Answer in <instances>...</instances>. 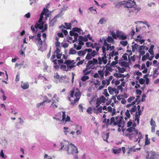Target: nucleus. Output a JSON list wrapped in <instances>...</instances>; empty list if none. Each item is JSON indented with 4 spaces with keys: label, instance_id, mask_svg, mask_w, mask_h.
Here are the masks:
<instances>
[{
    "label": "nucleus",
    "instance_id": "obj_1",
    "mask_svg": "<svg viewBox=\"0 0 159 159\" xmlns=\"http://www.w3.org/2000/svg\"><path fill=\"white\" fill-rule=\"evenodd\" d=\"M123 119L122 116H118L115 117H112L110 120L109 119H107L106 125L107 126L110 125L112 127L117 125L118 127H120L121 126H124L125 122Z\"/></svg>",
    "mask_w": 159,
    "mask_h": 159
},
{
    "label": "nucleus",
    "instance_id": "obj_2",
    "mask_svg": "<svg viewBox=\"0 0 159 159\" xmlns=\"http://www.w3.org/2000/svg\"><path fill=\"white\" fill-rule=\"evenodd\" d=\"M127 131L130 134H126L125 136L129 137L130 139H131L132 138L135 137L136 139L137 138V141L139 139V142L140 139L143 137L141 132H139L138 130L136 129L135 128L132 127H130L127 129Z\"/></svg>",
    "mask_w": 159,
    "mask_h": 159
},
{
    "label": "nucleus",
    "instance_id": "obj_3",
    "mask_svg": "<svg viewBox=\"0 0 159 159\" xmlns=\"http://www.w3.org/2000/svg\"><path fill=\"white\" fill-rule=\"evenodd\" d=\"M66 115L65 111H62L61 112H58L56 115L55 117L53 118L57 120V121L60 122V124H65L67 121H70V116Z\"/></svg>",
    "mask_w": 159,
    "mask_h": 159
},
{
    "label": "nucleus",
    "instance_id": "obj_4",
    "mask_svg": "<svg viewBox=\"0 0 159 159\" xmlns=\"http://www.w3.org/2000/svg\"><path fill=\"white\" fill-rule=\"evenodd\" d=\"M125 7L127 8L129 11L130 12L136 13L139 10L136 7V4L134 0H128V1H124Z\"/></svg>",
    "mask_w": 159,
    "mask_h": 159
},
{
    "label": "nucleus",
    "instance_id": "obj_5",
    "mask_svg": "<svg viewBox=\"0 0 159 159\" xmlns=\"http://www.w3.org/2000/svg\"><path fill=\"white\" fill-rule=\"evenodd\" d=\"M106 99L103 96H101L100 98H96L95 96H93L92 97L91 100L89 102L91 104H93L96 103V107H98L100 106L102 103H105L106 102Z\"/></svg>",
    "mask_w": 159,
    "mask_h": 159
},
{
    "label": "nucleus",
    "instance_id": "obj_6",
    "mask_svg": "<svg viewBox=\"0 0 159 159\" xmlns=\"http://www.w3.org/2000/svg\"><path fill=\"white\" fill-rule=\"evenodd\" d=\"M48 9L44 8L40 15V18L38 21V22L40 23V24H39V27L38 28L40 30L42 29L43 27V25L44 24V22L42 21L43 16L45 15L46 16H48L49 14L48 13Z\"/></svg>",
    "mask_w": 159,
    "mask_h": 159
},
{
    "label": "nucleus",
    "instance_id": "obj_7",
    "mask_svg": "<svg viewBox=\"0 0 159 159\" xmlns=\"http://www.w3.org/2000/svg\"><path fill=\"white\" fill-rule=\"evenodd\" d=\"M81 31V30L80 28L77 27L74 28L72 31H70V36H73V38H74V40L73 41V43L77 41V38L79 36L78 34L75 32H77L80 34Z\"/></svg>",
    "mask_w": 159,
    "mask_h": 159
},
{
    "label": "nucleus",
    "instance_id": "obj_8",
    "mask_svg": "<svg viewBox=\"0 0 159 159\" xmlns=\"http://www.w3.org/2000/svg\"><path fill=\"white\" fill-rule=\"evenodd\" d=\"M70 147L71 148V153L74 155H75L74 159H78V157L77 156V153H78V149L74 144L72 143H70Z\"/></svg>",
    "mask_w": 159,
    "mask_h": 159
},
{
    "label": "nucleus",
    "instance_id": "obj_9",
    "mask_svg": "<svg viewBox=\"0 0 159 159\" xmlns=\"http://www.w3.org/2000/svg\"><path fill=\"white\" fill-rule=\"evenodd\" d=\"M156 152L154 151L147 152L146 159H156L157 157Z\"/></svg>",
    "mask_w": 159,
    "mask_h": 159
},
{
    "label": "nucleus",
    "instance_id": "obj_10",
    "mask_svg": "<svg viewBox=\"0 0 159 159\" xmlns=\"http://www.w3.org/2000/svg\"><path fill=\"white\" fill-rule=\"evenodd\" d=\"M103 57L101 58L99 57L98 58V64L100 65H101L102 63L104 64H106L107 62V59L106 55L105 54V55H102Z\"/></svg>",
    "mask_w": 159,
    "mask_h": 159
},
{
    "label": "nucleus",
    "instance_id": "obj_11",
    "mask_svg": "<svg viewBox=\"0 0 159 159\" xmlns=\"http://www.w3.org/2000/svg\"><path fill=\"white\" fill-rule=\"evenodd\" d=\"M116 34L117 37L120 39L125 40L127 39V36L122 32L117 30L116 32Z\"/></svg>",
    "mask_w": 159,
    "mask_h": 159
},
{
    "label": "nucleus",
    "instance_id": "obj_12",
    "mask_svg": "<svg viewBox=\"0 0 159 159\" xmlns=\"http://www.w3.org/2000/svg\"><path fill=\"white\" fill-rule=\"evenodd\" d=\"M41 34L40 33H38L37 34V37H36V36L34 37L35 39L37 41V44L38 45L42 46L43 44V41L41 40Z\"/></svg>",
    "mask_w": 159,
    "mask_h": 159
},
{
    "label": "nucleus",
    "instance_id": "obj_13",
    "mask_svg": "<svg viewBox=\"0 0 159 159\" xmlns=\"http://www.w3.org/2000/svg\"><path fill=\"white\" fill-rule=\"evenodd\" d=\"M102 85H100L98 88V90H101L103 89L105 85H107V86H108L110 84V83L109 81L107 80V79H106L103 80L102 81Z\"/></svg>",
    "mask_w": 159,
    "mask_h": 159
},
{
    "label": "nucleus",
    "instance_id": "obj_14",
    "mask_svg": "<svg viewBox=\"0 0 159 159\" xmlns=\"http://www.w3.org/2000/svg\"><path fill=\"white\" fill-rule=\"evenodd\" d=\"M98 64V60L95 58H93L92 61H89L87 64L86 67H89V66L91 65H94L95 64Z\"/></svg>",
    "mask_w": 159,
    "mask_h": 159
},
{
    "label": "nucleus",
    "instance_id": "obj_15",
    "mask_svg": "<svg viewBox=\"0 0 159 159\" xmlns=\"http://www.w3.org/2000/svg\"><path fill=\"white\" fill-rule=\"evenodd\" d=\"M103 45L105 46H107L106 50L108 51H111L113 50L115 47L114 46H111V44L107 43V42H106V41H105L104 43H103Z\"/></svg>",
    "mask_w": 159,
    "mask_h": 159
},
{
    "label": "nucleus",
    "instance_id": "obj_16",
    "mask_svg": "<svg viewBox=\"0 0 159 159\" xmlns=\"http://www.w3.org/2000/svg\"><path fill=\"white\" fill-rule=\"evenodd\" d=\"M115 7L120 9L125 7L124 1L117 3L115 5Z\"/></svg>",
    "mask_w": 159,
    "mask_h": 159
},
{
    "label": "nucleus",
    "instance_id": "obj_17",
    "mask_svg": "<svg viewBox=\"0 0 159 159\" xmlns=\"http://www.w3.org/2000/svg\"><path fill=\"white\" fill-rule=\"evenodd\" d=\"M29 84L28 82H24L23 81L21 82V87L24 89H26L29 87Z\"/></svg>",
    "mask_w": 159,
    "mask_h": 159
},
{
    "label": "nucleus",
    "instance_id": "obj_18",
    "mask_svg": "<svg viewBox=\"0 0 159 159\" xmlns=\"http://www.w3.org/2000/svg\"><path fill=\"white\" fill-rule=\"evenodd\" d=\"M102 39L103 41V43H104L105 41H106V42H108V43H111L113 42L114 40L112 38L111 36H108V37L106 39H105L103 37H102Z\"/></svg>",
    "mask_w": 159,
    "mask_h": 159
},
{
    "label": "nucleus",
    "instance_id": "obj_19",
    "mask_svg": "<svg viewBox=\"0 0 159 159\" xmlns=\"http://www.w3.org/2000/svg\"><path fill=\"white\" fill-rule=\"evenodd\" d=\"M97 108L96 111H93L94 113L98 114L99 113H101L102 112V106H99V107Z\"/></svg>",
    "mask_w": 159,
    "mask_h": 159
},
{
    "label": "nucleus",
    "instance_id": "obj_20",
    "mask_svg": "<svg viewBox=\"0 0 159 159\" xmlns=\"http://www.w3.org/2000/svg\"><path fill=\"white\" fill-rule=\"evenodd\" d=\"M141 114H137V113H135L134 115L135 120L137 121V122L138 124H139V119L140 118V116L141 115Z\"/></svg>",
    "mask_w": 159,
    "mask_h": 159
},
{
    "label": "nucleus",
    "instance_id": "obj_21",
    "mask_svg": "<svg viewBox=\"0 0 159 159\" xmlns=\"http://www.w3.org/2000/svg\"><path fill=\"white\" fill-rule=\"evenodd\" d=\"M108 89L109 93L111 94H113L114 92L116 93V89L115 88H112L111 87H108Z\"/></svg>",
    "mask_w": 159,
    "mask_h": 159
},
{
    "label": "nucleus",
    "instance_id": "obj_22",
    "mask_svg": "<svg viewBox=\"0 0 159 159\" xmlns=\"http://www.w3.org/2000/svg\"><path fill=\"white\" fill-rule=\"evenodd\" d=\"M109 133L104 134L102 136L104 140L108 142V139L109 137Z\"/></svg>",
    "mask_w": 159,
    "mask_h": 159
},
{
    "label": "nucleus",
    "instance_id": "obj_23",
    "mask_svg": "<svg viewBox=\"0 0 159 159\" xmlns=\"http://www.w3.org/2000/svg\"><path fill=\"white\" fill-rule=\"evenodd\" d=\"M65 26L63 25H61L60 27V28H64L66 29H70V23H65Z\"/></svg>",
    "mask_w": 159,
    "mask_h": 159
},
{
    "label": "nucleus",
    "instance_id": "obj_24",
    "mask_svg": "<svg viewBox=\"0 0 159 159\" xmlns=\"http://www.w3.org/2000/svg\"><path fill=\"white\" fill-rule=\"evenodd\" d=\"M51 107L53 109H55L57 107L58 105L57 104L56 102L53 100L52 101V103L51 105Z\"/></svg>",
    "mask_w": 159,
    "mask_h": 159
},
{
    "label": "nucleus",
    "instance_id": "obj_25",
    "mask_svg": "<svg viewBox=\"0 0 159 159\" xmlns=\"http://www.w3.org/2000/svg\"><path fill=\"white\" fill-rule=\"evenodd\" d=\"M88 68H89V67H87L85 69V70H83V73L84 74V75H89V74L90 73V72H91L90 71H88ZM90 67H89V69H90Z\"/></svg>",
    "mask_w": 159,
    "mask_h": 159
},
{
    "label": "nucleus",
    "instance_id": "obj_26",
    "mask_svg": "<svg viewBox=\"0 0 159 159\" xmlns=\"http://www.w3.org/2000/svg\"><path fill=\"white\" fill-rule=\"evenodd\" d=\"M119 64H120L121 66L127 67L128 66V63L125 61H123L121 62L119 61Z\"/></svg>",
    "mask_w": 159,
    "mask_h": 159
},
{
    "label": "nucleus",
    "instance_id": "obj_27",
    "mask_svg": "<svg viewBox=\"0 0 159 159\" xmlns=\"http://www.w3.org/2000/svg\"><path fill=\"white\" fill-rule=\"evenodd\" d=\"M64 129V132L66 135H68L69 134V129L68 127H64L63 128Z\"/></svg>",
    "mask_w": 159,
    "mask_h": 159
},
{
    "label": "nucleus",
    "instance_id": "obj_28",
    "mask_svg": "<svg viewBox=\"0 0 159 159\" xmlns=\"http://www.w3.org/2000/svg\"><path fill=\"white\" fill-rule=\"evenodd\" d=\"M149 54L147 52L146 54L143 56L142 58V61H145L147 59H148L149 57Z\"/></svg>",
    "mask_w": 159,
    "mask_h": 159
},
{
    "label": "nucleus",
    "instance_id": "obj_29",
    "mask_svg": "<svg viewBox=\"0 0 159 159\" xmlns=\"http://www.w3.org/2000/svg\"><path fill=\"white\" fill-rule=\"evenodd\" d=\"M145 145H148L150 144V139H148V135L146 134L145 136Z\"/></svg>",
    "mask_w": 159,
    "mask_h": 159
},
{
    "label": "nucleus",
    "instance_id": "obj_30",
    "mask_svg": "<svg viewBox=\"0 0 159 159\" xmlns=\"http://www.w3.org/2000/svg\"><path fill=\"white\" fill-rule=\"evenodd\" d=\"M131 114H133V113L135 112L136 111V107L135 105L133 106L131 109L129 110Z\"/></svg>",
    "mask_w": 159,
    "mask_h": 159
},
{
    "label": "nucleus",
    "instance_id": "obj_31",
    "mask_svg": "<svg viewBox=\"0 0 159 159\" xmlns=\"http://www.w3.org/2000/svg\"><path fill=\"white\" fill-rule=\"evenodd\" d=\"M114 76L115 77H117L118 78H124L125 77V76L124 75V74H118L117 73H115L114 75Z\"/></svg>",
    "mask_w": 159,
    "mask_h": 159
},
{
    "label": "nucleus",
    "instance_id": "obj_32",
    "mask_svg": "<svg viewBox=\"0 0 159 159\" xmlns=\"http://www.w3.org/2000/svg\"><path fill=\"white\" fill-rule=\"evenodd\" d=\"M79 56H84V55L86 54L85 51L84 50H81L77 52Z\"/></svg>",
    "mask_w": 159,
    "mask_h": 159
},
{
    "label": "nucleus",
    "instance_id": "obj_33",
    "mask_svg": "<svg viewBox=\"0 0 159 159\" xmlns=\"http://www.w3.org/2000/svg\"><path fill=\"white\" fill-rule=\"evenodd\" d=\"M80 39L84 42H86L88 41V39L86 37V35H85L84 37H83L82 36H80L79 37Z\"/></svg>",
    "mask_w": 159,
    "mask_h": 159
},
{
    "label": "nucleus",
    "instance_id": "obj_34",
    "mask_svg": "<svg viewBox=\"0 0 159 159\" xmlns=\"http://www.w3.org/2000/svg\"><path fill=\"white\" fill-rule=\"evenodd\" d=\"M98 74L101 76L100 79L102 80L103 79L104 77V73L103 70H99L98 71Z\"/></svg>",
    "mask_w": 159,
    "mask_h": 159
},
{
    "label": "nucleus",
    "instance_id": "obj_35",
    "mask_svg": "<svg viewBox=\"0 0 159 159\" xmlns=\"http://www.w3.org/2000/svg\"><path fill=\"white\" fill-rule=\"evenodd\" d=\"M86 46L87 47H91L93 48H94L93 44L91 42H87L86 43Z\"/></svg>",
    "mask_w": 159,
    "mask_h": 159
},
{
    "label": "nucleus",
    "instance_id": "obj_36",
    "mask_svg": "<svg viewBox=\"0 0 159 159\" xmlns=\"http://www.w3.org/2000/svg\"><path fill=\"white\" fill-rule=\"evenodd\" d=\"M94 84L96 88H97L98 86L100 85L101 84V82L98 80H97L94 82Z\"/></svg>",
    "mask_w": 159,
    "mask_h": 159
},
{
    "label": "nucleus",
    "instance_id": "obj_37",
    "mask_svg": "<svg viewBox=\"0 0 159 159\" xmlns=\"http://www.w3.org/2000/svg\"><path fill=\"white\" fill-rule=\"evenodd\" d=\"M121 151V148H120L118 149H113V152L115 154L119 153Z\"/></svg>",
    "mask_w": 159,
    "mask_h": 159
},
{
    "label": "nucleus",
    "instance_id": "obj_38",
    "mask_svg": "<svg viewBox=\"0 0 159 159\" xmlns=\"http://www.w3.org/2000/svg\"><path fill=\"white\" fill-rule=\"evenodd\" d=\"M89 79V77L86 75H84L81 79V80L83 81H85Z\"/></svg>",
    "mask_w": 159,
    "mask_h": 159
},
{
    "label": "nucleus",
    "instance_id": "obj_39",
    "mask_svg": "<svg viewBox=\"0 0 159 159\" xmlns=\"http://www.w3.org/2000/svg\"><path fill=\"white\" fill-rule=\"evenodd\" d=\"M66 66L64 65H62L61 66L60 69L61 70H63V71H67L69 70V69L67 68V69Z\"/></svg>",
    "mask_w": 159,
    "mask_h": 159
},
{
    "label": "nucleus",
    "instance_id": "obj_40",
    "mask_svg": "<svg viewBox=\"0 0 159 159\" xmlns=\"http://www.w3.org/2000/svg\"><path fill=\"white\" fill-rule=\"evenodd\" d=\"M43 102L44 103L45 102L50 103L51 102V100L48 99V98L47 96H45L44 97V100Z\"/></svg>",
    "mask_w": 159,
    "mask_h": 159
},
{
    "label": "nucleus",
    "instance_id": "obj_41",
    "mask_svg": "<svg viewBox=\"0 0 159 159\" xmlns=\"http://www.w3.org/2000/svg\"><path fill=\"white\" fill-rule=\"evenodd\" d=\"M119 72L121 73H123L125 71V69L124 68H120V67H117Z\"/></svg>",
    "mask_w": 159,
    "mask_h": 159
},
{
    "label": "nucleus",
    "instance_id": "obj_42",
    "mask_svg": "<svg viewBox=\"0 0 159 159\" xmlns=\"http://www.w3.org/2000/svg\"><path fill=\"white\" fill-rule=\"evenodd\" d=\"M92 57H94L95 56L97 55L98 54V52H96L95 50L92 51L90 53Z\"/></svg>",
    "mask_w": 159,
    "mask_h": 159
},
{
    "label": "nucleus",
    "instance_id": "obj_43",
    "mask_svg": "<svg viewBox=\"0 0 159 159\" xmlns=\"http://www.w3.org/2000/svg\"><path fill=\"white\" fill-rule=\"evenodd\" d=\"M120 44L123 46L125 47L127 45L128 42L127 41H121L120 42Z\"/></svg>",
    "mask_w": 159,
    "mask_h": 159
},
{
    "label": "nucleus",
    "instance_id": "obj_44",
    "mask_svg": "<svg viewBox=\"0 0 159 159\" xmlns=\"http://www.w3.org/2000/svg\"><path fill=\"white\" fill-rule=\"evenodd\" d=\"M137 108L138 109V111H136L135 113H137V114H141L142 110L140 109V106L139 105H138Z\"/></svg>",
    "mask_w": 159,
    "mask_h": 159
},
{
    "label": "nucleus",
    "instance_id": "obj_45",
    "mask_svg": "<svg viewBox=\"0 0 159 159\" xmlns=\"http://www.w3.org/2000/svg\"><path fill=\"white\" fill-rule=\"evenodd\" d=\"M74 47L77 50H79L81 49L82 46L81 45H79L77 46L75 44H74Z\"/></svg>",
    "mask_w": 159,
    "mask_h": 159
},
{
    "label": "nucleus",
    "instance_id": "obj_46",
    "mask_svg": "<svg viewBox=\"0 0 159 159\" xmlns=\"http://www.w3.org/2000/svg\"><path fill=\"white\" fill-rule=\"evenodd\" d=\"M107 22L106 20L104 18H101L99 21V23L101 24H102L104 23H106Z\"/></svg>",
    "mask_w": 159,
    "mask_h": 159
},
{
    "label": "nucleus",
    "instance_id": "obj_47",
    "mask_svg": "<svg viewBox=\"0 0 159 159\" xmlns=\"http://www.w3.org/2000/svg\"><path fill=\"white\" fill-rule=\"evenodd\" d=\"M130 111L129 110H127L126 111L125 113V116L128 118H130V115L129 113Z\"/></svg>",
    "mask_w": 159,
    "mask_h": 159
},
{
    "label": "nucleus",
    "instance_id": "obj_48",
    "mask_svg": "<svg viewBox=\"0 0 159 159\" xmlns=\"http://www.w3.org/2000/svg\"><path fill=\"white\" fill-rule=\"evenodd\" d=\"M132 51H133V49L134 48L135 49H138L139 48L140 46L139 45L137 44L136 43L134 44V45L132 46Z\"/></svg>",
    "mask_w": 159,
    "mask_h": 159
},
{
    "label": "nucleus",
    "instance_id": "obj_49",
    "mask_svg": "<svg viewBox=\"0 0 159 159\" xmlns=\"http://www.w3.org/2000/svg\"><path fill=\"white\" fill-rule=\"evenodd\" d=\"M58 17V16H56L54 18L52 19L50 21V23H52L53 24H54V23L56 21V19Z\"/></svg>",
    "mask_w": 159,
    "mask_h": 159
},
{
    "label": "nucleus",
    "instance_id": "obj_50",
    "mask_svg": "<svg viewBox=\"0 0 159 159\" xmlns=\"http://www.w3.org/2000/svg\"><path fill=\"white\" fill-rule=\"evenodd\" d=\"M150 125L152 126H156V123L154 120L153 119V118H152L151 119L150 121Z\"/></svg>",
    "mask_w": 159,
    "mask_h": 159
},
{
    "label": "nucleus",
    "instance_id": "obj_51",
    "mask_svg": "<svg viewBox=\"0 0 159 159\" xmlns=\"http://www.w3.org/2000/svg\"><path fill=\"white\" fill-rule=\"evenodd\" d=\"M64 63L67 65V68L68 69L70 68V60H66Z\"/></svg>",
    "mask_w": 159,
    "mask_h": 159
},
{
    "label": "nucleus",
    "instance_id": "obj_52",
    "mask_svg": "<svg viewBox=\"0 0 159 159\" xmlns=\"http://www.w3.org/2000/svg\"><path fill=\"white\" fill-rule=\"evenodd\" d=\"M111 34L112 35V38L113 39H117V37L116 35V34H115V32H112L111 33Z\"/></svg>",
    "mask_w": 159,
    "mask_h": 159
},
{
    "label": "nucleus",
    "instance_id": "obj_53",
    "mask_svg": "<svg viewBox=\"0 0 159 159\" xmlns=\"http://www.w3.org/2000/svg\"><path fill=\"white\" fill-rule=\"evenodd\" d=\"M103 94L106 97H107L109 96V94L108 93L107 89H105L104 90V91L103 93Z\"/></svg>",
    "mask_w": 159,
    "mask_h": 159
},
{
    "label": "nucleus",
    "instance_id": "obj_54",
    "mask_svg": "<svg viewBox=\"0 0 159 159\" xmlns=\"http://www.w3.org/2000/svg\"><path fill=\"white\" fill-rule=\"evenodd\" d=\"M135 99L134 97H129L127 99V102H131L132 101L134 100Z\"/></svg>",
    "mask_w": 159,
    "mask_h": 159
},
{
    "label": "nucleus",
    "instance_id": "obj_55",
    "mask_svg": "<svg viewBox=\"0 0 159 159\" xmlns=\"http://www.w3.org/2000/svg\"><path fill=\"white\" fill-rule=\"evenodd\" d=\"M92 55L91 54L88 53L85 57V59L87 60H90L92 58Z\"/></svg>",
    "mask_w": 159,
    "mask_h": 159
},
{
    "label": "nucleus",
    "instance_id": "obj_56",
    "mask_svg": "<svg viewBox=\"0 0 159 159\" xmlns=\"http://www.w3.org/2000/svg\"><path fill=\"white\" fill-rule=\"evenodd\" d=\"M60 29H61V31L63 32L64 34L65 35V36H66L68 34V32L67 31V30H64V28H60Z\"/></svg>",
    "mask_w": 159,
    "mask_h": 159
},
{
    "label": "nucleus",
    "instance_id": "obj_57",
    "mask_svg": "<svg viewBox=\"0 0 159 159\" xmlns=\"http://www.w3.org/2000/svg\"><path fill=\"white\" fill-rule=\"evenodd\" d=\"M139 81L141 84H143L145 83V80L143 78H140L139 79Z\"/></svg>",
    "mask_w": 159,
    "mask_h": 159
},
{
    "label": "nucleus",
    "instance_id": "obj_58",
    "mask_svg": "<svg viewBox=\"0 0 159 159\" xmlns=\"http://www.w3.org/2000/svg\"><path fill=\"white\" fill-rule=\"evenodd\" d=\"M92 108L91 107H89L87 110V112L89 114H91L92 113Z\"/></svg>",
    "mask_w": 159,
    "mask_h": 159
},
{
    "label": "nucleus",
    "instance_id": "obj_59",
    "mask_svg": "<svg viewBox=\"0 0 159 159\" xmlns=\"http://www.w3.org/2000/svg\"><path fill=\"white\" fill-rule=\"evenodd\" d=\"M79 98H76L73 102H71V104L74 105L79 100Z\"/></svg>",
    "mask_w": 159,
    "mask_h": 159
},
{
    "label": "nucleus",
    "instance_id": "obj_60",
    "mask_svg": "<svg viewBox=\"0 0 159 159\" xmlns=\"http://www.w3.org/2000/svg\"><path fill=\"white\" fill-rule=\"evenodd\" d=\"M78 41L79 42V44L81 46L84 44V43L83 42V41L80 39V38L79 37Z\"/></svg>",
    "mask_w": 159,
    "mask_h": 159
},
{
    "label": "nucleus",
    "instance_id": "obj_61",
    "mask_svg": "<svg viewBox=\"0 0 159 159\" xmlns=\"http://www.w3.org/2000/svg\"><path fill=\"white\" fill-rule=\"evenodd\" d=\"M77 52L73 49L72 48H71L70 49V54H75Z\"/></svg>",
    "mask_w": 159,
    "mask_h": 159
},
{
    "label": "nucleus",
    "instance_id": "obj_62",
    "mask_svg": "<svg viewBox=\"0 0 159 159\" xmlns=\"http://www.w3.org/2000/svg\"><path fill=\"white\" fill-rule=\"evenodd\" d=\"M59 53H60V49L58 48H57L56 50L53 53L57 54Z\"/></svg>",
    "mask_w": 159,
    "mask_h": 159
},
{
    "label": "nucleus",
    "instance_id": "obj_63",
    "mask_svg": "<svg viewBox=\"0 0 159 159\" xmlns=\"http://www.w3.org/2000/svg\"><path fill=\"white\" fill-rule=\"evenodd\" d=\"M79 106L80 109V111H81L82 112H83L84 108L82 106V105L81 104H80L79 105Z\"/></svg>",
    "mask_w": 159,
    "mask_h": 159
},
{
    "label": "nucleus",
    "instance_id": "obj_64",
    "mask_svg": "<svg viewBox=\"0 0 159 159\" xmlns=\"http://www.w3.org/2000/svg\"><path fill=\"white\" fill-rule=\"evenodd\" d=\"M44 159H52V157L49 156L47 154H45L44 156Z\"/></svg>",
    "mask_w": 159,
    "mask_h": 159
}]
</instances>
